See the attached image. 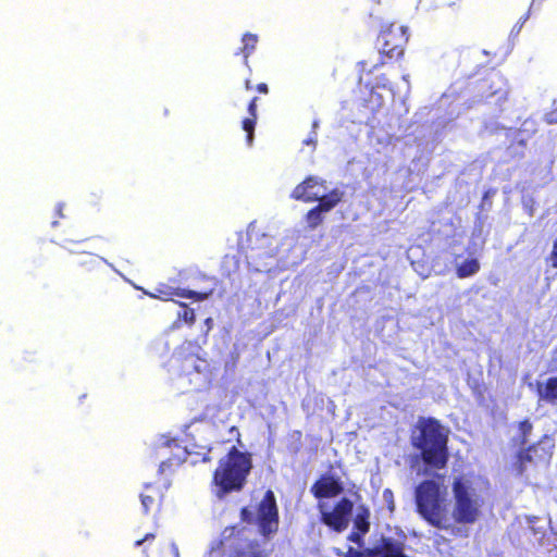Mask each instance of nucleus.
<instances>
[{"label": "nucleus", "mask_w": 557, "mask_h": 557, "mask_svg": "<svg viewBox=\"0 0 557 557\" xmlns=\"http://www.w3.org/2000/svg\"><path fill=\"white\" fill-rule=\"evenodd\" d=\"M256 123L257 119L250 116L244 119L242 122L243 129L247 133L246 140L248 145L252 144Z\"/></svg>", "instance_id": "24"}, {"label": "nucleus", "mask_w": 557, "mask_h": 557, "mask_svg": "<svg viewBox=\"0 0 557 557\" xmlns=\"http://www.w3.org/2000/svg\"><path fill=\"white\" fill-rule=\"evenodd\" d=\"M251 468V455L232 446L227 454L220 459L213 472L212 482L218 487L216 496L223 498L232 492L242 491Z\"/></svg>", "instance_id": "2"}, {"label": "nucleus", "mask_w": 557, "mask_h": 557, "mask_svg": "<svg viewBox=\"0 0 557 557\" xmlns=\"http://www.w3.org/2000/svg\"><path fill=\"white\" fill-rule=\"evenodd\" d=\"M528 213H529V215H533V207L532 206L529 207Z\"/></svg>", "instance_id": "34"}, {"label": "nucleus", "mask_w": 557, "mask_h": 557, "mask_svg": "<svg viewBox=\"0 0 557 557\" xmlns=\"http://www.w3.org/2000/svg\"><path fill=\"white\" fill-rule=\"evenodd\" d=\"M243 46L236 52L237 55H242L244 59V64L250 70L249 65V57L255 51L258 44V36L251 33H245L242 37Z\"/></svg>", "instance_id": "18"}, {"label": "nucleus", "mask_w": 557, "mask_h": 557, "mask_svg": "<svg viewBox=\"0 0 557 557\" xmlns=\"http://www.w3.org/2000/svg\"><path fill=\"white\" fill-rule=\"evenodd\" d=\"M202 449H203V451L199 454V455H201L200 460L203 462L210 461L211 458H210L209 454H210L211 449L208 447H203Z\"/></svg>", "instance_id": "30"}, {"label": "nucleus", "mask_w": 557, "mask_h": 557, "mask_svg": "<svg viewBox=\"0 0 557 557\" xmlns=\"http://www.w3.org/2000/svg\"><path fill=\"white\" fill-rule=\"evenodd\" d=\"M455 498L454 518L458 523H474L481 511L483 500L474 494L471 483L463 478H456L451 485Z\"/></svg>", "instance_id": "8"}, {"label": "nucleus", "mask_w": 557, "mask_h": 557, "mask_svg": "<svg viewBox=\"0 0 557 557\" xmlns=\"http://www.w3.org/2000/svg\"><path fill=\"white\" fill-rule=\"evenodd\" d=\"M410 443L426 468L442 470L447 466L448 434L437 419L420 417L412 429Z\"/></svg>", "instance_id": "1"}, {"label": "nucleus", "mask_w": 557, "mask_h": 557, "mask_svg": "<svg viewBox=\"0 0 557 557\" xmlns=\"http://www.w3.org/2000/svg\"><path fill=\"white\" fill-rule=\"evenodd\" d=\"M182 310L177 312V320L184 321L188 325H193L196 322V314L194 309L189 308L185 302L175 301Z\"/></svg>", "instance_id": "22"}, {"label": "nucleus", "mask_w": 557, "mask_h": 557, "mask_svg": "<svg viewBox=\"0 0 557 557\" xmlns=\"http://www.w3.org/2000/svg\"><path fill=\"white\" fill-rule=\"evenodd\" d=\"M156 540V534L154 533H147L144 535V537L137 540L135 543H134V546L135 547H139L144 544H151L153 541Z\"/></svg>", "instance_id": "26"}, {"label": "nucleus", "mask_w": 557, "mask_h": 557, "mask_svg": "<svg viewBox=\"0 0 557 557\" xmlns=\"http://www.w3.org/2000/svg\"><path fill=\"white\" fill-rule=\"evenodd\" d=\"M548 259L550 261V265L554 269H557V239L554 242L553 250H552Z\"/></svg>", "instance_id": "29"}, {"label": "nucleus", "mask_w": 557, "mask_h": 557, "mask_svg": "<svg viewBox=\"0 0 557 557\" xmlns=\"http://www.w3.org/2000/svg\"><path fill=\"white\" fill-rule=\"evenodd\" d=\"M256 90L260 94H268L269 92V87L265 83H259L257 86H256Z\"/></svg>", "instance_id": "31"}, {"label": "nucleus", "mask_w": 557, "mask_h": 557, "mask_svg": "<svg viewBox=\"0 0 557 557\" xmlns=\"http://www.w3.org/2000/svg\"><path fill=\"white\" fill-rule=\"evenodd\" d=\"M162 498L163 495L159 487L152 484L145 485L144 491L140 494L144 513L148 515L150 512L159 511Z\"/></svg>", "instance_id": "15"}, {"label": "nucleus", "mask_w": 557, "mask_h": 557, "mask_svg": "<svg viewBox=\"0 0 557 557\" xmlns=\"http://www.w3.org/2000/svg\"><path fill=\"white\" fill-rule=\"evenodd\" d=\"M554 448L553 438L543 435L536 442L517 449L510 463L511 472L522 476L530 468L547 466L553 458Z\"/></svg>", "instance_id": "7"}, {"label": "nucleus", "mask_w": 557, "mask_h": 557, "mask_svg": "<svg viewBox=\"0 0 557 557\" xmlns=\"http://www.w3.org/2000/svg\"><path fill=\"white\" fill-rule=\"evenodd\" d=\"M408 76H409L408 74H405V75L403 76V78H404L405 81H408Z\"/></svg>", "instance_id": "36"}, {"label": "nucleus", "mask_w": 557, "mask_h": 557, "mask_svg": "<svg viewBox=\"0 0 557 557\" xmlns=\"http://www.w3.org/2000/svg\"><path fill=\"white\" fill-rule=\"evenodd\" d=\"M387 85H388V79H386V78H384V77H383V78H382V82H380V83H375L374 87H382V88H385V87H387Z\"/></svg>", "instance_id": "32"}, {"label": "nucleus", "mask_w": 557, "mask_h": 557, "mask_svg": "<svg viewBox=\"0 0 557 557\" xmlns=\"http://www.w3.org/2000/svg\"><path fill=\"white\" fill-rule=\"evenodd\" d=\"M540 400L557 407V376L548 377L544 383H537Z\"/></svg>", "instance_id": "16"}, {"label": "nucleus", "mask_w": 557, "mask_h": 557, "mask_svg": "<svg viewBox=\"0 0 557 557\" xmlns=\"http://www.w3.org/2000/svg\"><path fill=\"white\" fill-rule=\"evenodd\" d=\"M90 265L89 270H92L95 267L100 265L99 259L95 255H87L86 260L81 262V265Z\"/></svg>", "instance_id": "27"}, {"label": "nucleus", "mask_w": 557, "mask_h": 557, "mask_svg": "<svg viewBox=\"0 0 557 557\" xmlns=\"http://www.w3.org/2000/svg\"><path fill=\"white\" fill-rule=\"evenodd\" d=\"M336 555L339 557H374L379 555V548H368L364 552L349 546L346 553H343L341 549L335 550Z\"/></svg>", "instance_id": "21"}, {"label": "nucleus", "mask_w": 557, "mask_h": 557, "mask_svg": "<svg viewBox=\"0 0 557 557\" xmlns=\"http://www.w3.org/2000/svg\"><path fill=\"white\" fill-rule=\"evenodd\" d=\"M544 0H532V5L535 3V2H539V3H542Z\"/></svg>", "instance_id": "35"}, {"label": "nucleus", "mask_w": 557, "mask_h": 557, "mask_svg": "<svg viewBox=\"0 0 557 557\" xmlns=\"http://www.w3.org/2000/svg\"><path fill=\"white\" fill-rule=\"evenodd\" d=\"M533 432V423L525 418L517 423V435L510 440V445L520 449L529 445L530 436Z\"/></svg>", "instance_id": "17"}, {"label": "nucleus", "mask_w": 557, "mask_h": 557, "mask_svg": "<svg viewBox=\"0 0 557 557\" xmlns=\"http://www.w3.org/2000/svg\"><path fill=\"white\" fill-rule=\"evenodd\" d=\"M344 197V193L338 188L330 190L317 206L311 208L305 215V221L310 230H315L323 223L324 213L333 210Z\"/></svg>", "instance_id": "10"}, {"label": "nucleus", "mask_w": 557, "mask_h": 557, "mask_svg": "<svg viewBox=\"0 0 557 557\" xmlns=\"http://www.w3.org/2000/svg\"><path fill=\"white\" fill-rule=\"evenodd\" d=\"M354 529L361 533H368L370 531V510L366 505H360L357 508V513L352 520Z\"/></svg>", "instance_id": "19"}, {"label": "nucleus", "mask_w": 557, "mask_h": 557, "mask_svg": "<svg viewBox=\"0 0 557 557\" xmlns=\"http://www.w3.org/2000/svg\"><path fill=\"white\" fill-rule=\"evenodd\" d=\"M238 359V355L236 354L235 358H234V361L236 362Z\"/></svg>", "instance_id": "37"}, {"label": "nucleus", "mask_w": 557, "mask_h": 557, "mask_svg": "<svg viewBox=\"0 0 557 557\" xmlns=\"http://www.w3.org/2000/svg\"><path fill=\"white\" fill-rule=\"evenodd\" d=\"M417 512L432 527L447 530L448 512L440 484L434 480H423L414 490Z\"/></svg>", "instance_id": "5"}, {"label": "nucleus", "mask_w": 557, "mask_h": 557, "mask_svg": "<svg viewBox=\"0 0 557 557\" xmlns=\"http://www.w3.org/2000/svg\"><path fill=\"white\" fill-rule=\"evenodd\" d=\"M354 509V503L342 497L330 511H321L320 521L336 533L345 531L349 524V518Z\"/></svg>", "instance_id": "9"}, {"label": "nucleus", "mask_w": 557, "mask_h": 557, "mask_svg": "<svg viewBox=\"0 0 557 557\" xmlns=\"http://www.w3.org/2000/svg\"><path fill=\"white\" fill-rule=\"evenodd\" d=\"M247 527L232 524L225 527L212 549L222 552V557H269L260 542L247 537Z\"/></svg>", "instance_id": "6"}, {"label": "nucleus", "mask_w": 557, "mask_h": 557, "mask_svg": "<svg viewBox=\"0 0 557 557\" xmlns=\"http://www.w3.org/2000/svg\"><path fill=\"white\" fill-rule=\"evenodd\" d=\"M310 492L317 499L333 498L344 492V486L339 478L323 474L311 485Z\"/></svg>", "instance_id": "13"}, {"label": "nucleus", "mask_w": 557, "mask_h": 557, "mask_svg": "<svg viewBox=\"0 0 557 557\" xmlns=\"http://www.w3.org/2000/svg\"><path fill=\"white\" fill-rule=\"evenodd\" d=\"M257 101L258 98L253 97L248 103V113L250 117L257 119Z\"/></svg>", "instance_id": "28"}, {"label": "nucleus", "mask_w": 557, "mask_h": 557, "mask_svg": "<svg viewBox=\"0 0 557 557\" xmlns=\"http://www.w3.org/2000/svg\"><path fill=\"white\" fill-rule=\"evenodd\" d=\"M245 89H246V90H250V89H252L251 81H250V79H248V78L245 81Z\"/></svg>", "instance_id": "33"}, {"label": "nucleus", "mask_w": 557, "mask_h": 557, "mask_svg": "<svg viewBox=\"0 0 557 557\" xmlns=\"http://www.w3.org/2000/svg\"><path fill=\"white\" fill-rule=\"evenodd\" d=\"M476 92L482 99H488L497 95L503 98L508 92L507 81L500 72L492 69L478 81Z\"/></svg>", "instance_id": "12"}, {"label": "nucleus", "mask_w": 557, "mask_h": 557, "mask_svg": "<svg viewBox=\"0 0 557 557\" xmlns=\"http://www.w3.org/2000/svg\"><path fill=\"white\" fill-rule=\"evenodd\" d=\"M239 519L242 523L255 525L262 540H272L280 530V510L274 492L268 490L253 509L242 507Z\"/></svg>", "instance_id": "4"}, {"label": "nucleus", "mask_w": 557, "mask_h": 557, "mask_svg": "<svg viewBox=\"0 0 557 557\" xmlns=\"http://www.w3.org/2000/svg\"><path fill=\"white\" fill-rule=\"evenodd\" d=\"M325 190L324 180L308 176L293 189L290 198L306 203L320 202L327 194Z\"/></svg>", "instance_id": "11"}, {"label": "nucleus", "mask_w": 557, "mask_h": 557, "mask_svg": "<svg viewBox=\"0 0 557 557\" xmlns=\"http://www.w3.org/2000/svg\"><path fill=\"white\" fill-rule=\"evenodd\" d=\"M212 295V290L196 292L186 288H173L169 286L159 287L156 293H149L152 298H158L163 301L173 300L174 297L190 298L195 301H203Z\"/></svg>", "instance_id": "14"}, {"label": "nucleus", "mask_w": 557, "mask_h": 557, "mask_svg": "<svg viewBox=\"0 0 557 557\" xmlns=\"http://www.w3.org/2000/svg\"><path fill=\"white\" fill-rule=\"evenodd\" d=\"M367 533H361L360 531L358 530H352L348 536H347V540L349 542H352L359 546H362L363 545V536L366 535Z\"/></svg>", "instance_id": "25"}, {"label": "nucleus", "mask_w": 557, "mask_h": 557, "mask_svg": "<svg viewBox=\"0 0 557 557\" xmlns=\"http://www.w3.org/2000/svg\"><path fill=\"white\" fill-rule=\"evenodd\" d=\"M480 270V262L475 258L467 259L456 268V275L466 278L474 275Z\"/></svg>", "instance_id": "20"}, {"label": "nucleus", "mask_w": 557, "mask_h": 557, "mask_svg": "<svg viewBox=\"0 0 557 557\" xmlns=\"http://www.w3.org/2000/svg\"><path fill=\"white\" fill-rule=\"evenodd\" d=\"M409 40L408 28L394 23L384 25L376 38L380 53L379 62L370 64L367 60L358 63L360 78L387 64H393L404 59L405 49Z\"/></svg>", "instance_id": "3"}, {"label": "nucleus", "mask_w": 557, "mask_h": 557, "mask_svg": "<svg viewBox=\"0 0 557 557\" xmlns=\"http://www.w3.org/2000/svg\"><path fill=\"white\" fill-rule=\"evenodd\" d=\"M185 460L184 457H171L166 460L162 461L159 466V472L165 473V472H172L174 469L178 468Z\"/></svg>", "instance_id": "23"}]
</instances>
